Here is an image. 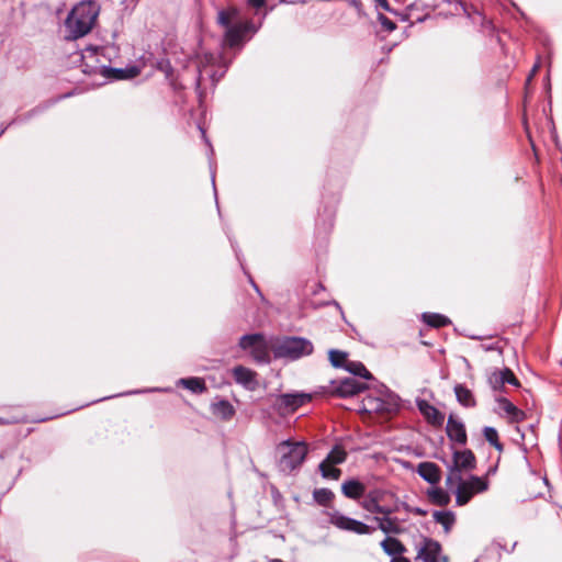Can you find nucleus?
Wrapping results in <instances>:
<instances>
[{
	"instance_id": "obj_1",
	"label": "nucleus",
	"mask_w": 562,
	"mask_h": 562,
	"mask_svg": "<svg viewBox=\"0 0 562 562\" xmlns=\"http://www.w3.org/2000/svg\"><path fill=\"white\" fill-rule=\"evenodd\" d=\"M99 12V5L91 0L75 5L65 20L66 37L77 40L87 35L93 29Z\"/></svg>"
},
{
	"instance_id": "obj_2",
	"label": "nucleus",
	"mask_w": 562,
	"mask_h": 562,
	"mask_svg": "<svg viewBox=\"0 0 562 562\" xmlns=\"http://www.w3.org/2000/svg\"><path fill=\"white\" fill-rule=\"evenodd\" d=\"M278 449L281 453L279 467L283 472H291L299 468L307 453L306 445L303 441L285 440L279 445Z\"/></svg>"
},
{
	"instance_id": "obj_3",
	"label": "nucleus",
	"mask_w": 562,
	"mask_h": 562,
	"mask_svg": "<svg viewBox=\"0 0 562 562\" xmlns=\"http://www.w3.org/2000/svg\"><path fill=\"white\" fill-rule=\"evenodd\" d=\"M271 350L277 358L296 359L310 355L313 346L310 341L302 338L278 339L271 345Z\"/></svg>"
},
{
	"instance_id": "obj_4",
	"label": "nucleus",
	"mask_w": 562,
	"mask_h": 562,
	"mask_svg": "<svg viewBox=\"0 0 562 562\" xmlns=\"http://www.w3.org/2000/svg\"><path fill=\"white\" fill-rule=\"evenodd\" d=\"M447 484L452 486L453 482L460 481L463 477L464 472L475 468V457L471 450H456L453 452L452 462L447 464Z\"/></svg>"
},
{
	"instance_id": "obj_5",
	"label": "nucleus",
	"mask_w": 562,
	"mask_h": 562,
	"mask_svg": "<svg viewBox=\"0 0 562 562\" xmlns=\"http://www.w3.org/2000/svg\"><path fill=\"white\" fill-rule=\"evenodd\" d=\"M456 488V503L459 506H463L469 503L472 496L476 493L485 492L488 488V482L485 477L472 475L468 480L453 482Z\"/></svg>"
},
{
	"instance_id": "obj_6",
	"label": "nucleus",
	"mask_w": 562,
	"mask_h": 562,
	"mask_svg": "<svg viewBox=\"0 0 562 562\" xmlns=\"http://www.w3.org/2000/svg\"><path fill=\"white\" fill-rule=\"evenodd\" d=\"M239 347L245 350L256 361H269L271 346L261 334L245 335L239 340Z\"/></svg>"
},
{
	"instance_id": "obj_7",
	"label": "nucleus",
	"mask_w": 562,
	"mask_h": 562,
	"mask_svg": "<svg viewBox=\"0 0 562 562\" xmlns=\"http://www.w3.org/2000/svg\"><path fill=\"white\" fill-rule=\"evenodd\" d=\"M329 522L336 528L353 532L357 535H368L372 532V528L362 521L345 516L338 510L328 513Z\"/></svg>"
},
{
	"instance_id": "obj_8",
	"label": "nucleus",
	"mask_w": 562,
	"mask_h": 562,
	"mask_svg": "<svg viewBox=\"0 0 562 562\" xmlns=\"http://www.w3.org/2000/svg\"><path fill=\"white\" fill-rule=\"evenodd\" d=\"M311 398V395L306 393L283 394L278 397L277 406L283 415H286L310 403Z\"/></svg>"
},
{
	"instance_id": "obj_9",
	"label": "nucleus",
	"mask_w": 562,
	"mask_h": 562,
	"mask_svg": "<svg viewBox=\"0 0 562 562\" xmlns=\"http://www.w3.org/2000/svg\"><path fill=\"white\" fill-rule=\"evenodd\" d=\"M232 375L236 383L248 390H255L258 386L257 373L249 368L237 366L232 369Z\"/></svg>"
},
{
	"instance_id": "obj_10",
	"label": "nucleus",
	"mask_w": 562,
	"mask_h": 562,
	"mask_svg": "<svg viewBox=\"0 0 562 562\" xmlns=\"http://www.w3.org/2000/svg\"><path fill=\"white\" fill-rule=\"evenodd\" d=\"M368 387V384L358 382L355 379H345L333 389V393L339 396H352L363 392Z\"/></svg>"
},
{
	"instance_id": "obj_11",
	"label": "nucleus",
	"mask_w": 562,
	"mask_h": 562,
	"mask_svg": "<svg viewBox=\"0 0 562 562\" xmlns=\"http://www.w3.org/2000/svg\"><path fill=\"white\" fill-rule=\"evenodd\" d=\"M441 553V546L432 539H425L423 547L418 550L417 558L424 562H438Z\"/></svg>"
},
{
	"instance_id": "obj_12",
	"label": "nucleus",
	"mask_w": 562,
	"mask_h": 562,
	"mask_svg": "<svg viewBox=\"0 0 562 562\" xmlns=\"http://www.w3.org/2000/svg\"><path fill=\"white\" fill-rule=\"evenodd\" d=\"M382 494L383 493L380 490L369 492L364 501L361 503V506L370 513L387 516L391 514V509L379 504Z\"/></svg>"
},
{
	"instance_id": "obj_13",
	"label": "nucleus",
	"mask_w": 562,
	"mask_h": 562,
	"mask_svg": "<svg viewBox=\"0 0 562 562\" xmlns=\"http://www.w3.org/2000/svg\"><path fill=\"white\" fill-rule=\"evenodd\" d=\"M488 382L495 390L501 389L505 383H510L515 386L519 385L517 379L509 369L493 372L488 378Z\"/></svg>"
},
{
	"instance_id": "obj_14",
	"label": "nucleus",
	"mask_w": 562,
	"mask_h": 562,
	"mask_svg": "<svg viewBox=\"0 0 562 562\" xmlns=\"http://www.w3.org/2000/svg\"><path fill=\"white\" fill-rule=\"evenodd\" d=\"M497 409L499 413L504 412L505 413L504 417H507V418H513L516 420L531 418V416H528L525 412L518 409L515 405H513L506 398L497 400Z\"/></svg>"
},
{
	"instance_id": "obj_15",
	"label": "nucleus",
	"mask_w": 562,
	"mask_h": 562,
	"mask_svg": "<svg viewBox=\"0 0 562 562\" xmlns=\"http://www.w3.org/2000/svg\"><path fill=\"white\" fill-rule=\"evenodd\" d=\"M417 473L430 484H436L440 481V470L432 462H422L417 468Z\"/></svg>"
},
{
	"instance_id": "obj_16",
	"label": "nucleus",
	"mask_w": 562,
	"mask_h": 562,
	"mask_svg": "<svg viewBox=\"0 0 562 562\" xmlns=\"http://www.w3.org/2000/svg\"><path fill=\"white\" fill-rule=\"evenodd\" d=\"M342 494L351 499H359L364 495L366 486L358 480H347L341 485Z\"/></svg>"
},
{
	"instance_id": "obj_17",
	"label": "nucleus",
	"mask_w": 562,
	"mask_h": 562,
	"mask_svg": "<svg viewBox=\"0 0 562 562\" xmlns=\"http://www.w3.org/2000/svg\"><path fill=\"white\" fill-rule=\"evenodd\" d=\"M385 554L395 558L401 557L406 552L405 546L396 538L387 537L380 543Z\"/></svg>"
},
{
	"instance_id": "obj_18",
	"label": "nucleus",
	"mask_w": 562,
	"mask_h": 562,
	"mask_svg": "<svg viewBox=\"0 0 562 562\" xmlns=\"http://www.w3.org/2000/svg\"><path fill=\"white\" fill-rule=\"evenodd\" d=\"M446 431L451 441L460 445L467 442L464 424H446Z\"/></svg>"
},
{
	"instance_id": "obj_19",
	"label": "nucleus",
	"mask_w": 562,
	"mask_h": 562,
	"mask_svg": "<svg viewBox=\"0 0 562 562\" xmlns=\"http://www.w3.org/2000/svg\"><path fill=\"white\" fill-rule=\"evenodd\" d=\"M250 29L248 23L237 24L228 27L225 34V40L231 46H235L240 43L243 34Z\"/></svg>"
},
{
	"instance_id": "obj_20",
	"label": "nucleus",
	"mask_w": 562,
	"mask_h": 562,
	"mask_svg": "<svg viewBox=\"0 0 562 562\" xmlns=\"http://www.w3.org/2000/svg\"><path fill=\"white\" fill-rule=\"evenodd\" d=\"M101 74L105 77L113 78V79H130L134 78L139 74L138 68L136 67H130L126 69H108L103 68L101 69Z\"/></svg>"
},
{
	"instance_id": "obj_21",
	"label": "nucleus",
	"mask_w": 562,
	"mask_h": 562,
	"mask_svg": "<svg viewBox=\"0 0 562 562\" xmlns=\"http://www.w3.org/2000/svg\"><path fill=\"white\" fill-rule=\"evenodd\" d=\"M454 394L458 400V402L465 406V407H472L475 405V398L471 390L465 387L462 384H457L454 386Z\"/></svg>"
},
{
	"instance_id": "obj_22",
	"label": "nucleus",
	"mask_w": 562,
	"mask_h": 562,
	"mask_svg": "<svg viewBox=\"0 0 562 562\" xmlns=\"http://www.w3.org/2000/svg\"><path fill=\"white\" fill-rule=\"evenodd\" d=\"M178 384L194 394H201L206 390L205 382L201 378L180 379Z\"/></svg>"
},
{
	"instance_id": "obj_23",
	"label": "nucleus",
	"mask_w": 562,
	"mask_h": 562,
	"mask_svg": "<svg viewBox=\"0 0 562 562\" xmlns=\"http://www.w3.org/2000/svg\"><path fill=\"white\" fill-rule=\"evenodd\" d=\"M374 520L378 522L379 529L386 535H390V533L397 535L401 532V528H400L396 519H393L390 517H382V518L374 517Z\"/></svg>"
},
{
	"instance_id": "obj_24",
	"label": "nucleus",
	"mask_w": 562,
	"mask_h": 562,
	"mask_svg": "<svg viewBox=\"0 0 562 562\" xmlns=\"http://www.w3.org/2000/svg\"><path fill=\"white\" fill-rule=\"evenodd\" d=\"M213 413L218 418L229 419L234 416V407L226 401H220L214 403Z\"/></svg>"
},
{
	"instance_id": "obj_25",
	"label": "nucleus",
	"mask_w": 562,
	"mask_h": 562,
	"mask_svg": "<svg viewBox=\"0 0 562 562\" xmlns=\"http://www.w3.org/2000/svg\"><path fill=\"white\" fill-rule=\"evenodd\" d=\"M346 370L350 373L361 376L366 380H372V374L367 370V368L361 362L348 361L346 363Z\"/></svg>"
},
{
	"instance_id": "obj_26",
	"label": "nucleus",
	"mask_w": 562,
	"mask_h": 562,
	"mask_svg": "<svg viewBox=\"0 0 562 562\" xmlns=\"http://www.w3.org/2000/svg\"><path fill=\"white\" fill-rule=\"evenodd\" d=\"M347 458L346 451L340 446H335L323 462L340 464Z\"/></svg>"
},
{
	"instance_id": "obj_27",
	"label": "nucleus",
	"mask_w": 562,
	"mask_h": 562,
	"mask_svg": "<svg viewBox=\"0 0 562 562\" xmlns=\"http://www.w3.org/2000/svg\"><path fill=\"white\" fill-rule=\"evenodd\" d=\"M436 522L449 530L454 522V515L451 512H435L432 515Z\"/></svg>"
},
{
	"instance_id": "obj_28",
	"label": "nucleus",
	"mask_w": 562,
	"mask_h": 562,
	"mask_svg": "<svg viewBox=\"0 0 562 562\" xmlns=\"http://www.w3.org/2000/svg\"><path fill=\"white\" fill-rule=\"evenodd\" d=\"M335 464L322 462L319 464V471L325 479L338 480L341 471L334 467Z\"/></svg>"
},
{
	"instance_id": "obj_29",
	"label": "nucleus",
	"mask_w": 562,
	"mask_h": 562,
	"mask_svg": "<svg viewBox=\"0 0 562 562\" xmlns=\"http://www.w3.org/2000/svg\"><path fill=\"white\" fill-rule=\"evenodd\" d=\"M423 318L432 327H442L449 323L448 318L440 314H424Z\"/></svg>"
},
{
	"instance_id": "obj_30",
	"label": "nucleus",
	"mask_w": 562,
	"mask_h": 562,
	"mask_svg": "<svg viewBox=\"0 0 562 562\" xmlns=\"http://www.w3.org/2000/svg\"><path fill=\"white\" fill-rule=\"evenodd\" d=\"M429 496L434 503L445 506L449 503L450 496L441 488H435L429 492Z\"/></svg>"
},
{
	"instance_id": "obj_31",
	"label": "nucleus",
	"mask_w": 562,
	"mask_h": 562,
	"mask_svg": "<svg viewBox=\"0 0 562 562\" xmlns=\"http://www.w3.org/2000/svg\"><path fill=\"white\" fill-rule=\"evenodd\" d=\"M484 437L498 451L503 450V446H502V443L498 440V434H497L495 428H493V427H485L484 428Z\"/></svg>"
},
{
	"instance_id": "obj_32",
	"label": "nucleus",
	"mask_w": 562,
	"mask_h": 562,
	"mask_svg": "<svg viewBox=\"0 0 562 562\" xmlns=\"http://www.w3.org/2000/svg\"><path fill=\"white\" fill-rule=\"evenodd\" d=\"M329 360L334 367H345L347 361V353L339 350L329 351Z\"/></svg>"
},
{
	"instance_id": "obj_33",
	"label": "nucleus",
	"mask_w": 562,
	"mask_h": 562,
	"mask_svg": "<svg viewBox=\"0 0 562 562\" xmlns=\"http://www.w3.org/2000/svg\"><path fill=\"white\" fill-rule=\"evenodd\" d=\"M334 497V494L330 490L319 488L314 491V499L319 505H327Z\"/></svg>"
},
{
	"instance_id": "obj_34",
	"label": "nucleus",
	"mask_w": 562,
	"mask_h": 562,
	"mask_svg": "<svg viewBox=\"0 0 562 562\" xmlns=\"http://www.w3.org/2000/svg\"><path fill=\"white\" fill-rule=\"evenodd\" d=\"M236 15L237 10L235 8L223 10L218 13V22L224 26H228L229 22L233 21Z\"/></svg>"
},
{
	"instance_id": "obj_35",
	"label": "nucleus",
	"mask_w": 562,
	"mask_h": 562,
	"mask_svg": "<svg viewBox=\"0 0 562 562\" xmlns=\"http://www.w3.org/2000/svg\"><path fill=\"white\" fill-rule=\"evenodd\" d=\"M418 406H419L420 412L425 415L426 418H428V419L436 418L437 409L434 406L427 404L426 402H420L418 404Z\"/></svg>"
},
{
	"instance_id": "obj_36",
	"label": "nucleus",
	"mask_w": 562,
	"mask_h": 562,
	"mask_svg": "<svg viewBox=\"0 0 562 562\" xmlns=\"http://www.w3.org/2000/svg\"><path fill=\"white\" fill-rule=\"evenodd\" d=\"M379 20L385 30L393 31L395 29V24L384 15H380Z\"/></svg>"
},
{
	"instance_id": "obj_37",
	"label": "nucleus",
	"mask_w": 562,
	"mask_h": 562,
	"mask_svg": "<svg viewBox=\"0 0 562 562\" xmlns=\"http://www.w3.org/2000/svg\"><path fill=\"white\" fill-rule=\"evenodd\" d=\"M249 3H250L251 5H254V7L259 8V7H262V5H263L265 0H249Z\"/></svg>"
},
{
	"instance_id": "obj_38",
	"label": "nucleus",
	"mask_w": 562,
	"mask_h": 562,
	"mask_svg": "<svg viewBox=\"0 0 562 562\" xmlns=\"http://www.w3.org/2000/svg\"><path fill=\"white\" fill-rule=\"evenodd\" d=\"M391 562H411L407 558H404V557H395L393 559H391Z\"/></svg>"
},
{
	"instance_id": "obj_39",
	"label": "nucleus",
	"mask_w": 562,
	"mask_h": 562,
	"mask_svg": "<svg viewBox=\"0 0 562 562\" xmlns=\"http://www.w3.org/2000/svg\"><path fill=\"white\" fill-rule=\"evenodd\" d=\"M95 55V50L94 49H87L83 57L87 58V57H92Z\"/></svg>"
},
{
	"instance_id": "obj_40",
	"label": "nucleus",
	"mask_w": 562,
	"mask_h": 562,
	"mask_svg": "<svg viewBox=\"0 0 562 562\" xmlns=\"http://www.w3.org/2000/svg\"><path fill=\"white\" fill-rule=\"evenodd\" d=\"M380 5H382L383 8H386L387 7V3H386V0H375Z\"/></svg>"
},
{
	"instance_id": "obj_41",
	"label": "nucleus",
	"mask_w": 562,
	"mask_h": 562,
	"mask_svg": "<svg viewBox=\"0 0 562 562\" xmlns=\"http://www.w3.org/2000/svg\"><path fill=\"white\" fill-rule=\"evenodd\" d=\"M439 559H441V561H442V562H448V558H447V557H445V555H443V557H440V555H439Z\"/></svg>"
}]
</instances>
